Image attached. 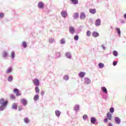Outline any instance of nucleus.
<instances>
[{"label": "nucleus", "instance_id": "nucleus-1", "mask_svg": "<svg viewBox=\"0 0 126 126\" xmlns=\"http://www.w3.org/2000/svg\"><path fill=\"white\" fill-rule=\"evenodd\" d=\"M8 103L7 100H5L4 98L0 99V105H3V106H6V104Z\"/></svg>", "mask_w": 126, "mask_h": 126}, {"label": "nucleus", "instance_id": "nucleus-2", "mask_svg": "<svg viewBox=\"0 0 126 126\" xmlns=\"http://www.w3.org/2000/svg\"><path fill=\"white\" fill-rule=\"evenodd\" d=\"M32 82L35 86H39V85H40V81L37 79H33Z\"/></svg>", "mask_w": 126, "mask_h": 126}, {"label": "nucleus", "instance_id": "nucleus-3", "mask_svg": "<svg viewBox=\"0 0 126 126\" xmlns=\"http://www.w3.org/2000/svg\"><path fill=\"white\" fill-rule=\"evenodd\" d=\"M14 93H16V96H21V93L19 92L18 89H15L13 91Z\"/></svg>", "mask_w": 126, "mask_h": 126}, {"label": "nucleus", "instance_id": "nucleus-4", "mask_svg": "<svg viewBox=\"0 0 126 126\" xmlns=\"http://www.w3.org/2000/svg\"><path fill=\"white\" fill-rule=\"evenodd\" d=\"M61 15H62L63 17H66L67 16V12L65 11H62L61 12Z\"/></svg>", "mask_w": 126, "mask_h": 126}, {"label": "nucleus", "instance_id": "nucleus-5", "mask_svg": "<svg viewBox=\"0 0 126 126\" xmlns=\"http://www.w3.org/2000/svg\"><path fill=\"white\" fill-rule=\"evenodd\" d=\"M101 25V20L100 19H97L95 21V26H99Z\"/></svg>", "mask_w": 126, "mask_h": 126}, {"label": "nucleus", "instance_id": "nucleus-6", "mask_svg": "<svg viewBox=\"0 0 126 126\" xmlns=\"http://www.w3.org/2000/svg\"><path fill=\"white\" fill-rule=\"evenodd\" d=\"M21 101L23 104L24 106H26L27 105V100L26 99L23 98L21 99Z\"/></svg>", "mask_w": 126, "mask_h": 126}, {"label": "nucleus", "instance_id": "nucleus-7", "mask_svg": "<svg viewBox=\"0 0 126 126\" xmlns=\"http://www.w3.org/2000/svg\"><path fill=\"white\" fill-rule=\"evenodd\" d=\"M69 31L71 34H73V33H74V32H75V30L74 29V28L73 27H69Z\"/></svg>", "mask_w": 126, "mask_h": 126}, {"label": "nucleus", "instance_id": "nucleus-8", "mask_svg": "<svg viewBox=\"0 0 126 126\" xmlns=\"http://www.w3.org/2000/svg\"><path fill=\"white\" fill-rule=\"evenodd\" d=\"M106 116L109 121H111V120H112V114L111 113H110V112H108L107 113Z\"/></svg>", "mask_w": 126, "mask_h": 126}, {"label": "nucleus", "instance_id": "nucleus-9", "mask_svg": "<svg viewBox=\"0 0 126 126\" xmlns=\"http://www.w3.org/2000/svg\"><path fill=\"white\" fill-rule=\"evenodd\" d=\"M39 8H44V3L43 2H39L38 3Z\"/></svg>", "mask_w": 126, "mask_h": 126}, {"label": "nucleus", "instance_id": "nucleus-10", "mask_svg": "<svg viewBox=\"0 0 126 126\" xmlns=\"http://www.w3.org/2000/svg\"><path fill=\"white\" fill-rule=\"evenodd\" d=\"M80 17L81 19H85V18L86 17V15L84 13H81Z\"/></svg>", "mask_w": 126, "mask_h": 126}, {"label": "nucleus", "instance_id": "nucleus-11", "mask_svg": "<svg viewBox=\"0 0 126 126\" xmlns=\"http://www.w3.org/2000/svg\"><path fill=\"white\" fill-rule=\"evenodd\" d=\"M115 119L116 124H120L121 123V119L119 117H115Z\"/></svg>", "mask_w": 126, "mask_h": 126}, {"label": "nucleus", "instance_id": "nucleus-12", "mask_svg": "<svg viewBox=\"0 0 126 126\" xmlns=\"http://www.w3.org/2000/svg\"><path fill=\"white\" fill-rule=\"evenodd\" d=\"M91 82V81L87 78H85V84H89Z\"/></svg>", "mask_w": 126, "mask_h": 126}, {"label": "nucleus", "instance_id": "nucleus-13", "mask_svg": "<svg viewBox=\"0 0 126 126\" xmlns=\"http://www.w3.org/2000/svg\"><path fill=\"white\" fill-rule=\"evenodd\" d=\"M89 11L90 13H92V14H95V13L96 12V10L95 9H90Z\"/></svg>", "mask_w": 126, "mask_h": 126}, {"label": "nucleus", "instance_id": "nucleus-14", "mask_svg": "<svg viewBox=\"0 0 126 126\" xmlns=\"http://www.w3.org/2000/svg\"><path fill=\"white\" fill-rule=\"evenodd\" d=\"M85 75V73L83 72H81L79 74V76H80V77H81L82 78L84 77Z\"/></svg>", "mask_w": 126, "mask_h": 126}, {"label": "nucleus", "instance_id": "nucleus-15", "mask_svg": "<svg viewBox=\"0 0 126 126\" xmlns=\"http://www.w3.org/2000/svg\"><path fill=\"white\" fill-rule=\"evenodd\" d=\"M93 37H98L99 36V33L96 32H93Z\"/></svg>", "mask_w": 126, "mask_h": 126}, {"label": "nucleus", "instance_id": "nucleus-16", "mask_svg": "<svg viewBox=\"0 0 126 126\" xmlns=\"http://www.w3.org/2000/svg\"><path fill=\"white\" fill-rule=\"evenodd\" d=\"M70 1H71L73 4H77V3H78V0H70Z\"/></svg>", "mask_w": 126, "mask_h": 126}, {"label": "nucleus", "instance_id": "nucleus-17", "mask_svg": "<svg viewBox=\"0 0 126 126\" xmlns=\"http://www.w3.org/2000/svg\"><path fill=\"white\" fill-rule=\"evenodd\" d=\"M12 109L16 110V109H17V104L16 103H13L12 105Z\"/></svg>", "mask_w": 126, "mask_h": 126}, {"label": "nucleus", "instance_id": "nucleus-18", "mask_svg": "<svg viewBox=\"0 0 126 126\" xmlns=\"http://www.w3.org/2000/svg\"><path fill=\"white\" fill-rule=\"evenodd\" d=\"M34 90L37 94H38L40 92V89H39V87L37 86L35 87Z\"/></svg>", "mask_w": 126, "mask_h": 126}, {"label": "nucleus", "instance_id": "nucleus-19", "mask_svg": "<svg viewBox=\"0 0 126 126\" xmlns=\"http://www.w3.org/2000/svg\"><path fill=\"white\" fill-rule=\"evenodd\" d=\"M39 99V95L35 94L33 97V100L34 101H37V100Z\"/></svg>", "mask_w": 126, "mask_h": 126}, {"label": "nucleus", "instance_id": "nucleus-20", "mask_svg": "<svg viewBox=\"0 0 126 126\" xmlns=\"http://www.w3.org/2000/svg\"><path fill=\"white\" fill-rule=\"evenodd\" d=\"M24 122H25V123L26 124H28V123H30V120H29V119L28 118H25L24 119Z\"/></svg>", "mask_w": 126, "mask_h": 126}, {"label": "nucleus", "instance_id": "nucleus-21", "mask_svg": "<svg viewBox=\"0 0 126 126\" xmlns=\"http://www.w3.org/2000/svg\"><path fill=\"white\" fill-rule=\"evenodd\" d=\"M91 122L92 124H95L96 123V119L94 117H93L91 119Z\"/></svg>", "mask_w": 126, "mask_h": 126}, {"label": "nucleus", "instance_id": "nucleus-22", "mask_svg": "<svg viewBox=\"0 0 126 126\" xmlns=\"http://www.w3.org/2000/svg\"><path fill=\"white\" fill-rule=\"evenodd\" d=\"M74 19H76L77 18H78L79 17V15L78 13H75L74 14Z\"/></svg>", "mask_w": 126, "mask_h": 126}, {"label": "nucleus", "instance_id": "nucleus-23", "mask_svg": "<svg viewBox=\"0 0 126 126\" xmlns=\"http://www.w3.org/2000/svg\"><path fill=\"white\" fill-rule=\"evenodd\" d=\"M2 56L4 58H7V52H6V51H4L2 53Z\"/></svg>", "mask_w": 126, "mask_h": 126}, {"label": "nucleus", "instance_id": "nucleus-24", "mask_svg": "<svg viewBox=\"0 0 126 126\" xmlns=\"http://www.w3.org/2000/svg\"><path fill=\"white\" fill-rule=\"evenodd\" d=\"M66 57L68 58V59H71V56L70 55V53L69 52H67L66 53Z\"/></svg>", "mask_w": 126, "mask_h": 126}, {"label": "nucleus", "instance_id": "nucleus-25", "mask_svg": "<svg viewBox=\"0 0 126 126\" xmlns=\"http://www.w3.org/2000/svg\"><path fill=\"white\" fill-rule=\"evenodd\" d=\"M6 106V105H1L0 106V111H3V110H4V107Z\"/></svg>", "mask_w": 126, "mask_h": 126}, {"label": "nucleus", "instance_id": "nucleus-26", "mask_svg": "<svg viewBox=\"0 0 126 126\" xmlns=\"http://www.w3.org/2000/svg\"><path fill=\"white\" fill-rule=\"evenodd\" d=\"M56 115L57 117H60V115H61V112L59 110H57L55 112Z\"/></svg>", "mask_w": 126, "mask_h": 126}, {"label": "nucleus", "instance_id": "nucleus-27", "mask_svg": "<svg viewBox=\"0 0 126 126\" xmlns=\"http://www.w3.org/2000/svg\"><path fill=\"white\" fill-rule=\"evenodd\" d=\"M98 66L99 68H103V67H104V64L100 63H98Z\"/></svg>", "mask_w": 126, "mask_h": 126}, {"label": "nucleus", "instance_id": "nucleus-28", "mask_svg": "<svg viewBox=\"0 0 126 126\" xmlns=\"http://www.w3.org/2000/svg\"><path fill=\"white\" fill-rule=\"evenodd\" d=\"M102 91L103 92H104V93H107L108 92L107 91V89L105 87H102L101 88Z\"/></svg>", "mask_w": 126, "mask_h": 126}, {"label": "nucleus", "instance_id": "nucleus-29", "mask_svg": "<svg viewBox=\"0 0 126 126\" xmlns=\"http://www.w3.org/2000/svg\"><path fill=\"white\" fill-rule=\"evenodd\" d=\"M86 34L88 37H90V36L91 35V32H90V31H87Z\"/></svg>", "mask_w": 126, "mask_h": 126}, {"label": "nucleus", "instance_id": "nucleus-30", "mask_svg": "<svg viewBox=\"0 0 126 126\" xmlns=\"http://www.w3.org/2000/svg\"><path fill=\"white\" fill-rule=\"evenodd\" d=\"M15 55V53H14V51H13L11 53V59H14Z\"/></svg>", "mask_w": 126, "mask_h": 126}, {"label": "nucleus", "instance_id": "nucleus-31", "mask_svg": "<svg viewBox=\"0 0 126 126\" xmlns=\"http://www.w3.org/2000/svg\"><path fill=\"white\" fill-rule=\"evenodd\" d=\"M12 71V69H11V68H9L6 71V73H10Z\"/></svg>", "mask_w": 126, "mask_h": 126}, {"label": "nucleus", "instance_id": "nucleus-32", "mask_svg": "<svg viewBox=\"0 0 126 126\" xmlns=\"http://www.w3.org/2000/svg\"><path fill=\"white\" fill-rule=\"evenodd\" d=\"M22 45L24 47V48H26L27 47V44L26 43V42L24 41L22 42Z\"/></svg>", "mask_w": 126, "mask_h": 126}, {"label": "nucleus", "instance_id": "nucleus-33", "mask_svg": "<svg viewBox=\"0 0 126 126\" xmlns=\"http://www.w3.org/2000/svg\"><path fill=\"white\" fill-rule=\"evenodd\" d=\"M13 79V78H12V76H11L8 77V81H9L10 82H11V81H12Z\"/></svg>", "mask_w": 126, "mask_h": 126}, {"label": "nucleus", "instance_id": "nucleus-34", "mask_svg": "<svg viewBox=\"0 0 126 126\" xmlns=\"http://www.w3.org/2000/svg\"><path fill=\"white\" fill-rule=\"evenodd\" d=\"M116 31L118 32V34L119 35H121V30H120V28H116Z\"/></svg>", "mask_w": 126, "mask_h": 126}, {"label": "nucleus", "instance_id": "nucleus-35", "mask_svg": "<svg viewBox=\"0 0 126 126\" xmlns=\"http://www.w3.org/2000/svg\"><path fill=\"white\" fill-rule=\"evenodd\" d=\"M113 54L115 57H118V52L116 51H114Z\"/></svg>", "mask_w": 126, "mask_h": 126}, {"label": "nucleus", "instance_id": "nucleus-36", "mask_svg": "<svg viewBox=\"0 0 126 126\" xmlns=\"http://www.w3.org/2000/svg\"><path fill=\"white\" fill-rule=\"evenodd\" d=\"M74 110H75V111H78V110H79V105H75Z\"/></svg>", "mask_w": 126, "mask_h": 126}, {"label": "nucleus", "instance_id": "nucleus-37", "mask_svg": "<svg viewBox=\"0 0 126 126\" xmlns=\"http://www.w3.org/2000/svg\"><path fill=\"white\" fill-rule=\"evenodd\" d=\"M79 38V37H78V35H75L74 37V40H75V41H77L78 40Z\"/></svg>", "mask_w": 126, "mask_h": 126}, {"label": "nucleus", "instance_id": "nucleus-38", "mask_svg": "<svg viewBox=\"0 0 126 126\" xmlns=\"http://www.w3.org/2000/svg\"><path fill=\"white\" fill-rule=\"evenodd\" d=\"M63 78L65 80H68V79H69V78L68 77V76H67V75H65L64 76Z\"/></svg>", "mask_w": 126, "mask_h": 126}, {"label": "nucleus", "instance_id": "nucleus-39", "mask_svg": "<svg viewBox=\"0 0 126 126\" xmlns=\"http://www.w3.org/2000/svg\"><path fill=\"white\" fill-rule=\"evenodd\" d=\"M61 44H63L65 43V41L64 40V39H62L61 40Z\"/></svg>", "mask_w": 126, "mask_h": 126}, {"label": "nucleus", "instance_id": "nucleus-40", "mask_svg": "<svg viewBox=\"0 0 126 126\" xmlns=\"http://www.w3.org/2000/svg\"><path fill=\"white\" fill-rule=\"evenodd\" d=\"M110 112H111L112 113H114V108L113 107L110 108Z\"/></svg>", "mask_w": 126, "mask_h": 126}, {"label": "nucleus", "instance_id": "nucleus-41", "mask_svg": "<svg viewBox=\"0 0 126 126\" xmlns=\"http://www.w3.org/2000/svg\"><path fill=\"white\" fill-rule=\"evenodd\" d=\"M18 111H22V106H19L18 107Z\"/></svg>", "mask_w": 126, "mask_h": 126}, {"label": "nucleus", "instance_id": "nucleus-42", "mask_svg": "<svg viewBox=\"0 0 126 126\" xmlns=\"http://www.w3.org/2000/svg\"><path fill=\"white\" fill-rule=\"evenodd\" d=\"M4 16V14L3 13H0V17L2 18Z\"/></svg>", "mask_w": 126, "mask_h": 126}, {"label": "nucleus", "instance_id": "nucleus-43", "mask_svg": "<svg viewBox=\"0 0 126 126\" xmlns=\"http://www.w3.org/2000/svg\"><path fill=\"white\" fill-rule=\"evenodd\" d=\"M10 98H11V99H15V96L14 95H11L10 96Z\"/></svg>", "mask_w": 126, "mask_h": 126}, {"label": "nucleus", "instance_id": "nucleus-44", "mask_svg": "<svg viewBox=\"0 0 126 126\" xmlns=\"http://www.w3.org/2000/svg\"><path fill=\"white\" fill-rule=\"evenodd\" d=\"M87 115H84L83 116V118L84 119V120H86V119H87Z\"/></svg>", "mask_w": 126, "mask_h": 126}, {"label": "nucleus", "instance_id": "nucleus-45", "mask_svg": "<svg viewBox=\"0 0 126 126\" xmlns=\"http://www.w3.org/2000/svg\"><path fill=\"white\" fill-rule=\"evenodd\" d=\"M104 123H108V118H106L103 120Z\"/></svg>", "mask_w": 126, "mask_h": 126}, {"label": "nucleus", "instance_id": "nucleus-46", "mask_svg": "<svg viewBox=\"0 0 126 126\" xmlns=\"http://www.w3.org/2000/svg\"><path fill=\"white\" fill-rule=\"evenodd\" d=\"M117 63V62H113V64L115 66V65H116Z\"/></svg>", "mask_w": 126, "mask_h": 126}, {"label": "nucleus", "instance_id": "nucleus-47", "mask_svg": "<svg viewBox=\"0 0 126 126\" xmlns=\"http://www.w3.org/2000/svg\"><path fill=\"white\" fill-rule=\"evenodd\" d=\"M45 94V92L44 91H41V94L42 95V96H43V95Z\"/></svg>", "mask_w": 126, "mask_h": 126}, {"label": "nucleus", "instance_id": "nucleus-48", "mask_svg": "<svg viewBox=\"0 0 126 126\" xmlns=\"http://www.w3.org/2000/svg\"><path fill=\"white\" fill-rule=\"evenodd\" d=\"M53 41H54V40H53V39H49V42H50V43H53Z\"/></svg>", "mask_w": 126, "mask_h": 126}, {"label": "nucleus", "instance_id": "nucleus-49", "mask_svg": "<svg viewBox=\"0 0 126 126\" xmlns=\"http://www.w3.org/2000/svg\"><path fill=\"white\" fill-rule=\"evenodd\" d=\"M108 126H113V125H112V123H109Z\"/></svg>", "mask_w": 126, "mask_h": 126}, {"label": "nucleus", "instance_id": "nucleus-50", "mask_svg": "<svg viewBox=\"0 0 126 126\" xmlns=\"http://www.w3.org/2000/svg\"><path fill=\"white\" fill-rule=\"evenodd\" d=\"M124 17H125V18H126V13L125 14V15H124Z\"/></svg>", "mask_w": 126, "mask_h": 126}]
</instances>
